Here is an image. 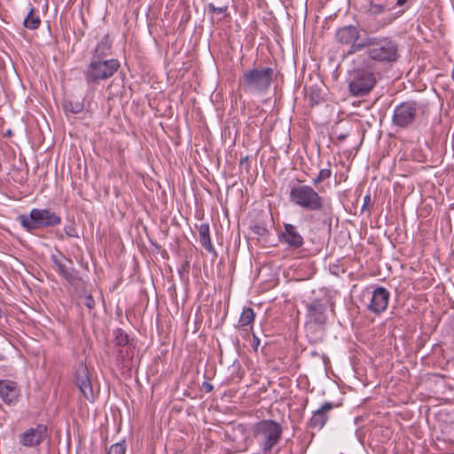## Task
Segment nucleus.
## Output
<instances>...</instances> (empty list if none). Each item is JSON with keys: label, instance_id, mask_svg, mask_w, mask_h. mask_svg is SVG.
I'll return each mask as SVG.
<instances>
[{"label": "nucleus", "instance_id": "nucleus-37", "mask_svg": "<svg viewBox=\"0 0 454 454\" xmlns=\"http://www.w3.org/2000/svg\"><path fill=\"white\" fill-rule=\"evenodd\" d=\"M348 137L347 135H343V134H341V135H340V136L338 137V138H339L340 140H344V139H346V137Z\"/></svg>", "mask_w": 454, "mask_h": 454}, {"label": "nucleus", "instance_id": "nucleus-34", "mask_svg": "<svg viewBox=\"0 0 454 454\" xmlns=\"http://www.w3.org/2000/svg\"><path fill=\"white\" fill-rule=\"evenodd\" d=\"M310 101H312L315 104H317L319 102V96L317 93H311L310 94Z\"/></svg>", "mask_w": 454, "mask_h": 454}, {"label": "nucleus", "instance_id": "nucleus-23", "mask_svg": "<svg viewBox=\"0 0 454 454\" xmlns=\"http://www.w3.org/2000/svg\"><path fill=\"white\" fill-rule=\"evenodd\" d=\"M41 24V20L38 14L35 13L33 7L30 8L27 15L24 19L23 25L25 27L34 30L36 29Z\"/></svg>", "mask_w": 454, "mask_h": 454}, {"label": "nucleus", "instance_id": "nucleus-35", "mask_svg": "<svg viewBox=\"0 0 454 454\" xmlns=\"http://www.w3.org/2000/svg\"><path fill=\"white\" fill-rule=\"evenodd\" d=\"M371 201V197L370 195H366L364 196V204H363V207H362V210H364L366 207V205Z\"/></svg>", "mask_w": 454, "mask_h": 454}, {"label": "nucleus", "instance_id": "nucleus-39", "mask_svg": "<svg viewBox=\"0 0 454 454\" xmlns=\"http://www.w3.org/2000/svg\"><path fill=\"white\" fill-rule=\"evenodd\" d=\"M58 238H59V239H63V235L59 234V235H58Z\"/></svg>", "mask_w": 454, "mask_h": 454}, {"label": "nucleus", "instance_id": "nucleus-7", "mask_svg": "<svg viewBox=\"0 0 454 454\" xmlns=\"http://www.w3.org/2000/svg\"><path fill=\"white\" fill-rule=\"evenodd\" d=\"M419 113H424V106L416 101H405L396 106L394 109L392 122L402 129L411 125Z\"/></svg>", "mask_w": 454, "mask_h": 454}, {"label": "nucleus", "instance_id": "nucleus-32", "mask_svg": "<svg viewBox=\"0 0 454 454\" xmlns=\"http://www.w3.org/2000/svg\"><path fill=\"white\" fill-rule=\"evenodd\" d=\"M201 388L206 392V393H209L211 392L213 389H214V387L211 383L209 382H207V381H204L202 383V387Z\"/></svg>", "mask_w": 454, "mask_h": 454}, {"label": "nucleus", "instance_id": "nucleus-24", "mask_svg": "<svg viewBox=\"0 0 454 454\" xmlns=\"http://www.w3.org/2000/svg\"><path fill=\"white\" fill-rule=\"evenodd\" d=\"M114 340L118 348L122 347H126V345L135 344L132 340L129 339L128 334L121 328H118L114 332Z\"/></svg>", "mask_w": 454, "mask_h": 454}, {"label": "nucleus", "instance_id": "nucleus-8", "mask_svg": "<svg viewBox=\"0 0 454 454\" xmlns=\"http://www.w3.org/2000/svg\"><path fill=\"white\" fill-rule=\"evenodd\" d=\"M329 299L326 297L313 299L307 304V327L309 330L316 325L323 331L327 322V308Z\"/></svg>", "mask_w": 454, "mask_h": 454}, {"label": "nucleus", "instance_id": "nucleus-5", "mask_svg": "<svg viewBox=\"0 0 454 454\" xmlns=\"http://www.w3.org/2000/svg\"><path fill=\"white\" fill-rule=\"evenodd\" d=\"M281 435L282 427L274 420H262L256 427L255 437L259 440L261 447L266 454L278 443Z\"/></svg>", "mask_w": 454, "mask_h": 454}, {"label": "nucleus", "instance_id": "nucleus-33", "mask_svg": "<svg viewBox=\"0 0 454 454\" xmlns=\"http://www.w3.org/2000/svg\"><path fill=\"white\" fill-rule=\"evenodd\" d=\"M395 20V16H391L389 18L384 19L383 23L381 24L380 27H383L385 26L391 24Z\"/></svg>", "mask_w": 454, "mask_h": 454}, {"label": "nucleus", "instance_id": "nucleus-10", "mask_svg": "<svg viewBox=\"0 0 454 454\" xmlns=\"http://www.w3.org/2000/svg\"><path fill=\"white\" fill-rule=\"evenodd\" d=\"M51 261L54 264L55 270L72 286H75L81 281L79 271L72 265L71 259L67 258L61 252L58 254H51Z\"/></svg>", "mask_w": 454, "mask_h": 454}, {"label": "nucleus", "instance_id": "nucleus-27", "mask_svg": "<svg viewBox=\"0 0 454 454\" xmlns=\"http://www.w3.org/2000/svg\"><path fill=\"white\" fill-rule=\"evenodd\" d=\"M126 453V442L121 441L114 443L110 446L107 454H125Z\"/></svg>", "mask_w": 454, "mask_h": 454}, {"label": "nucleus", "instance_id": "nucleus-20", "mask_svg": "<svg viewBox=\"0 0 454 454\" xmlns=\"http://www.w3.org/2000/svg\"><path fill=\"white\" fill-rule=\"evenodd\" d=\"M112 43L113 40L110 35H105L97 44L95 57H106L112 54Z\"/></svg>", "mask_w": 454, "mask_h": 454}, {"label": "nucleus", "instance_id": "nucleus-4", "mask_svg": "<svg viewBox=\"0 0 454 454\" xmlns=\"http://www.w3.org/2000/svg\"><path fill=\"white\" fill-rule=\"evenodd\" d=\"M274 73V69L270 67H254L244 71L239 84L243 86L245 91L263 93L269 90Z\"/></svg>", "mask_w": 454, "mask_h": 454}, {"label": "nucleus", "instance_id": "nucleus-40", "mask_svg": "<svg viewBox=\"0 0 454 454\" xmlns=\"http://www.w3.org/2000/svg\"><path fill=\"white\" fill-rule=\"evenodd\" d=\"M3 316V312H2V309H0V318L2 317Z\"/></svg>", "mask_w": 454, "mask_h": 454}, {"label": "nucleus", "instance_id": "nucleus-18", "mask_svg": "<svg viewBox=\"0 0 454 454\" xmlns=\"http://www.w3.org/2000/svg\"><path fill=\"white\" fill-rule=\"evenodd\" d=\"M359 36V32L356 27L348 25L339 28L335 33L336 40L344 44L355 43Z\"/></svg>", "mask_w": 454, "mask_h": 454}, {"label": "nucleus", "instance_id": "nucleus-9", "mask_svg": "<svg viewBox=\"0 0 454 454\" xmlns=\"http://www.w3.org/2000/svg\"><path fill=\"white\" fill-rule=\"evenodd\" d=\"M117 59H100L90 64L86 76L89 81L98 82L111 77L119 68Z\"/></svg>", "mask_w": 454, "mask_h": 454}, {"label": "nucleus", "instance_id": "nucleus-3", "mask_svg": "<svg viewBox=\"0 0 454 454\" xmlns=\"http://www.w3.org/2000/svg\"><path fill=\"white\" fill-rule=\"evenodd\" d=\"M17 221L27 232H34L38 229L58 226L61 223V216L49 208H33L29 215H20Z\"/></svg>", "mask_w": 454, "mask_h": 454}, {"label": "nucleus", "instance_id": "nucleus-29", "mask_svg": "<svg viewBox=\"0 0 454 454\" xmlns=\"http://www.w3.org/2000/svg\"><path fill=\"white\" fill-rule=\"evenodd\" d=\"M64 231L67 237L79 238L74 222H71L70 223L65 225Z\"/></svg>", "mask_w": 454, "mask_h": 454}, {"label": "nucleus", "instance_id": "nucleus-30", "mask_svg": "<svg viewBox=\"0 0 454 454\" xmlns=\"http://www.w3.org/2000/svg\"><path fill=\"white\" fill-rule=\"evenodd\" d=\"M83 304L90 309H93L95 307V301L93 297L89 294L84 297Z\"/></svg>", "mask_w": 454, "mask_h": 454}, {"label": "nucleus", "instance_id": "nucleus-36", "mask_svg": "<svg viewBox=\"0 0 454 454\" xmlns=\"http://www.w3.org/2000/svg\"><path fill=\"white\" fill-rule=\"evenodd\" d=\"M408 0H397L396 5L397 6H403Z\"/></svg>", "mask_w": 454, "mask_h": 454}, {"label": "nucleus", "instance_id": "nucleus-38", "mask_svg": "<svg viewBox=\"0 0 454 454\" xmlns=\"http://www.w3.org/2000/svg\"><path fill=\"white\" fill-rule=\"evenodd\" d=\"M247 160V157L241 159L240 164H242L243 162H246Z\"/></svg>", "mask_w": 454, "mask_h": 454}, {"label": "nucleus", "instance_id": "nucleus-6", "mask_svg": "<svg viewBox=\"0 0 454 454\" xmlns=\"http://www.w3.org/2000/svg\"><path fill=\"white\" fill-rule=\"evenodd\" d=\"M373 47V51H380V55L373 57H396L398 51L397 43L387 37H368L363 43L351 45L348 54H354L356 51L364 47Z\"/></svg>", "mask_w": 454, "mask_h": 454}, {"label": "nucleus", "instance_id": "nucleus-19", "mask_svg": "<svg viewBox=\"0 0 454 454\" xmlns=\"http://www.w3.org/2000/svg\"><path fill=\"white\" fill-rule=\"evenodd\" d=\"M199 231V239L200 245L210 254H212L215 257L217 256V253L212 244L210 238V231L208 223H201L198 227Z\"/></svg>", "mask_w": 454, "mask_h": 454}, {"label": "nucleus", "instance_id": "nucleus-17", "mask_svg": "<svg viewBox=\"0 0 454 454\" xmlns=\"http://www.w3.org/2000/svg\"><path fill=\"white\" fill-rule=\"evenodd\" d=\"M336 405L331 402H325L322 406L313 412L309 421V427L317 430L322 429L328 420V412Z\"/></svg>", "mask_w": 454, "mask_h": 454}, {"label": "nucleus", "instance_id": "nucleus-25", "mask_svg": "<svg viewBox=\"0 0 454 454\" xmlns=\"http://www.w3.org/2000/svg\"><path fill=\"white\" fill-rule=\"evenodd\" d=\"M63 107L65 111L70 112L72 114L82 113L84 109V106L82 101L72 99L65 100L63 103Z\"/></svg>", "mask_w": 454, "mask_h": 454}, {"label": "nucleus", "instance_id": "nucleus-15", "mask_svg": "<svg viewBox=\"0 0 454 454\" xmlns=\"http://www.w3.org/2000/svg\"><path fill=\"white\" fill-rule=\"evenodd\" d=\"M20 389L16 382L7 380H0V398L7 405L17 403Z\"/></svg>", "mask_w": 454, "mask_h": 454}, {"label": "nucleus", "instance_id": "nucleus-28", "mask_svg": "<svg viewBox=\"0 0 454 454\" xmlns=\"http://www.w3.org/2000/svg\"><path fill=\"white\" fill-rule=\"evenodd\" d=\"M332 171L330 168H323L319 171L317 176L313 179L312 184L313 185H317L321 182L328 179L331 177Z\"/></svg>", "mask_w": 454, "mask_h": 454}, {"label": "nucleus", "instance_id": "nucleus-12", "mask_svg": "<svg viewBox=\"0 0 454 454\" xmlns=\"http://www.w3.org/2000/svg\"><path fill=\"white\" fill-rule=\"evenodd\" d=\"M278 239L291 249L301 248L304 244L303 237L292 223H284V231L278 235Z\"/></svg>", "mask_w": 454, "mask_h": 454}, {"label": "nucleus", "instance_id": "nucleus-1", "mask_svg": "<svg viewBox=\"0 0 454 454\" xmlns=\"http://www.w3.org/2000/svg\"><path fill=\"white\" fill-rule=\"evenodd\" d=\"M385 59H353L347 70L345 82L349 96L353 98L367 97L382 78ZM388 61L396 59H386Z\"/></svg>", "mask_w": 454, "mask_h": 454}, {"label": "nucleus", "instance_id": "nucleus-21", "mask_svg": "<svg viewBox=\"0 0 454 454\" xmlns=\"http://www.w3.org/2000/svg\"><path fill=\"white\" fill-rule=\"evenodd\" d=\"M255 313L252 308L245 307L239 316L236 327L242 328L254 324Z\"/></svg>", "mask_w": 454, "mask_h": 454}, {"label": "nucleus", "instance_id": "nucleus-41", "mask_svg": "<svg viewBox=\"0 0 454 454\" xmlns=\"http://www.w3.org/2000/svg\"><path fill=\"white\" fill-rule=\"evenodd\" d=\"M7 134H8V135H11V134H12V131H11V130H8V131H7Z\"/></svg>", "mask_w": 454, "mask_h": 454}, {"label": "nucleus", "instance_id": "nucleus-22", "mask_svg": "<svg viewBox=\"0 0 454 454\" xmlns=\"http://www.w3.org/2000/svg\"><path fill=\"white\" fill-rule=\"evenodd\" d=\"M388 10L386 3H374L372 0H370L367 5L364 6L365 13L370 16H378Z\"/></svg>", "mask_w": 454, "mask_h": 454}, {"label": "nucleus", "instance_id": "nucleus-26", "mask_svg": "<svg viewBox=\"0 0 454 454\" xmlns=\"http://www.w3.org/2000/svg\"><path fill=\"white\" fill-rule=\"evenodd\" d=\"M207 8L211 13L223 14L224 18L229 17V0L223 1L219 6H215L213 3H209L207 4Z\"/></svg>", "mask_w": 454, "mask_h": 454}, {"label": "nucleus", "instance_id": "nucleus-13", "mask_svg": "<svg viewBox=\"0 0 454 454\" xmlns=\"http://www.w3.org/2000/svg\"><path fill=\"white\" fill-rule=\"evenodd\" d=\"M47 437V427L39 424L35 427L26 430L20 435V442L25 447L39 445Z\"/></svg>", "mask_w": 454, "mask_h": 454}, {"label": "nucleus", "instance_id": "nucleus-16", "mask_svg": "<svg viewBox=\"0 0 454 454\" xmlns=\"http://www.w3.org/2000/svg\"><path fill=\"white\" fill-rule=\"evenodd\" d=\"M136 344L126 345L117 350V364L122 372H129L134 366Z\"/></svg>", "mask_w": 454, "mask_h": 454}, {"label": "nucleus", "instance_id": "nucleus-2", "mask_svg": "<svg viewBox=\"0 0 454 454\" xmlns=\"http://www.w3.org/2000/svg\"><path fill=\"white\" fill-rule=\"evenodd\" d=\"M290 201L309 212H318L324 217L323 222H331L333 207L331 202L322 197L311 185L299 184L291 187L289 192Z\"/></svg>", "mask_w": 454, "mask_h": 454}, {"label": "nucleus", "instance_id": "nucleus-11", "mask_svg": "<svg viewBox=\"0 0 454 454\" xmlns=\"http://www.w3.org/2000/svg\"><path fill=\"white\" fill-rule=\"evenodd\" d=\"M74 382L82 395L90 403H93L96 394L93 390L90 373L83 363H79L75 369Z\"/></svg>", "mask_w": 454, "mask_h": 454}, {"label": "nucleus", "instance_id": "nucleus-42", "mask_svg": "<svg viewBox=\"0 0 454 454\" xmlns=\"http://www.w3.org/2000/svg\"><path fill=\"white\" fill-rule=\"evenodd\" d=\"M0 360H2V357H0Z\"/></svg>", "mask_w": 454, "mask_h": 454}, {"label": "nucleus", "instance_id": "nucleus-14", "mask_svg": "<svg viewBox=\"0 0 454 454\" xmlns=\"http://www.w3.org/2000/svg\"><path fill=\"white\" fill-rule=\"evenodd\" d=\"M390 293L382 286L375 288L372 292L368 309L374 314H380L385 311L388 306Z\"/></svg>", "mask_w": 454, "mask_h": 454}, {"label": "nucleus", "instance_id": "nucleus-31", "mask_svg": "<svg viewBox=\"0 0 454 454\" xmlns=\"http://www.w3.org/2000/svg\"><path fill=\"white\" fill-rule=\"evenodd\" d=\"M260 343V339L255 334H253L252 348L254 352H257Z\"/></svg>", "mask_w": 454, "mask_h": 454}]
</instances>
